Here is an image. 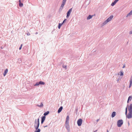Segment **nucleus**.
<instances>
[{"instance_id": "f257e3e1", "label": "nucleus", "mask_w": 132, "mask_h": 132, "mask_svg": "<svg viewBox=\"0 0 132 132\" xmlns=\"http://www.w3.org/2000/svg\"><path fill=\"white\" fill-rule=\"evenodd\" d=\"M125 113L126 117L128 119H130L132 118V112H129L128 114L127 115V107L126 108Z\"/></svg>"}, {"instance_id": "f03ea898", "label": "nucleus", "mask_w": 132, "mask_h": 132, "mask_svg": "<svg viewBox=\"0 0 132 132\" xmlns=\"http://www.w3.org/2000/svg\"><path fill=\"white\" fill-rule=\"evenodd\" d=\"M123 123V120L122 119H120L117 121V125L118 127H121Z\"/></svg>"}, {"instance_id": "7ed1b4c3", "label": "nucleus", "mask_w": 132, "mask_h": 132, "mask_svg": "<svg viewBox=\"0 0 132 132\" xmlns=\"http://www.w3.org/2000/svg\"><path fill=\"white\" fill-rule=\"evenodd\" d=\"M72 8H71L69 10L67 11V16H66V18H68L70 15V14L72 11Z\"/></svg>"}, {"instance_id": "20e7f679", "label": "nucleus", "mask_w": 132, "mask_h": 132, "mask_svg": "<svg viewBox=\"0 0 132 132\" xmlns=\"http://www.w3.org/2000/svg\"><path fill=\"white\" fill-rule=\"evenodd\" d=\"M82 120L81 119H78L77 121V123L78 126H81L82 122Z\"/></svg>"}, {"instance_id": "39448f33", "label": "nucleus", "mask_w": 132, "mask_h": 132, "mask_svg": "<svg viewBox=\"0 0 132 132\" xmlns=\"http://www.w3.org/2000/svg\"><path fill=\"white\" fill-rule=\"evenodd\" d=\"M65 127L67 130L68 132H69L70 130L69 123H65Z\"/></svg>"}, {"instance_id": "423d86ee", "label": "nucleus", "mask_w": 132, "mask_h": 132, "mask_svg": "<svg viewBox=\"0 0 132 132\" xmlns=\"http://www.w3.org/2000/svg\"><path fill=\"white\" fill-rule=\"evenodd\" d=\"M129 88H130L131 87L132 84V76H131V77L130 79L129 80Z\"/></svg>"}, {"instance_id": "0eeeda50", "label": "nucleus", "mask_w": 132, "mask_h": 132, "mask_svg": "<svg viewBox=\"0 0 132 132\" xmlns=\"http://www.w3.org/2000/svg\"><path fill=\"white\" fill-rule=\"evenodd\" d=\"M37 126H34V127L36 129V130L34 132H40V129L38 128L39 127H37Z\"/></svg>"}, {"instance_id": "6e6552de", "label": "nucleus", "mask_w": 132, "mask_h": 132, "mask_svg": "<svg viewBox=\"0 0 132 132\" xmlns=\"http://www.w3.org/2000/svg\"><path fill=\"white\" fill-rule=\"evenodd\" d=\"M113 17V15H111L106 20V21H108V22L110 21L112 19Z\"/></svg>"}, {"instance_id": "1a4fd4ad", "label": "nucleus", "mask_w": 132, "mask_h": 132, "mask_svg": "<svg viewBox=\"0 0 132 132\" xmlns=\"http://www.w3.org/2000/svg\"><path fill=\"white\" fill-rule=\"evenodd\" d=\"M129 112H132V104H131L128 108Z\"/></svg>"}, {"instance_id": "9d476101", "label": "nucleus", "mask_w": 132, "mask_h": 132, "mask_svg": "<svg viewBox=\"0 0 132 132\" xmlns=\"http://www.w3.org/2000/svg\"><path fill=\"white\" fill-rule=\"evenodd\" d=\"M45 119V116H43L42 118H41V123L42 124L44 122Z\"/></svg>"}, {"instance_id": "9b49d317", "label": "nucleus", "mask_w": 132, "mask_h": 132, "mask_svg": "<svg viewBox=\"0 0 132 132\" xmlns=\"http://www.w3.org/2000/svg\"><path fill=\"white\" fill-rule=\"evenodd\" d=\"M66 0H63L62 4L61 6L63 7L64 5L65 4Z\"/></svg>"}, {"instance_id": "f8f14e48", "label": "nucleus", "mask_w": 132, "mask_h": 132, "mask_svg": "<svg viewBox=\"0 0 132 132\" xmlns=\"http://www.w3.org/2000/svg\"><path fill=\"white\" fill-rule=\"evenodd\" d=\"M63 108V107L62 106L60 107L58 110L57 113H60L62 111Z\"/></svg>"}, {"instance_id": "ddd939ff", "label": "nucleus", "mask_w": 132, "mask_h": 132, "mask_svg": "<svg viewBox=\"0 0 132 132\" xmlns=\"http://www.w3.org/2000/svg\"><path fill=\"white\" fill-rule=\"evenodd\" d=\"M69 117L67 116L66 118L65 123H69Z\"/></svg>"}, {"instance_id": "4468645a", "label": "nucleus", "mask_w": 132, "mask_h": 132, "mask_svg": "<svg viewBox=\"0 0 132 132\" xmlns=\"http://www.w3.org/2000/svg\"><path fill=\"white\" fill-rule=\"evenodd\" d=\"M8 72V69H6L5 70L4 73H3V75L4 77L7 73Z\"/></svg>"}, {"instance_id": "2eb2a0df", "label": "nucleus", "mask_w": 132, "mask_h": 132, "mask_svg": "<svg viewBox=\"0 0 132 132\" xmlns=\"http://www.w3.org/2000/svg\"><path fill=\"white\" fill-rule=\"evenodd\" d=\"M116 113L115 111H113L112 112L111 114V117L112 118L114 117L116 115Z\"/></svg>"}, {"instance_id": "dca6fc26", "label": "nucleus", "mask_w": 132, "mask_h": 132, "mask_svg": "<svg viewBox=\"0 0 132 132\" xmlns=\"http://www.w3.org/2000/svg\"><path fill=\"white\" fill-rule=\"evenodd\" d=\"M19 6L20 7L23 6V3L21 2V0H19Z\"/></svg>"}, {"instance_id": "f3484780", "label": "nucleus", "mask_w": 132, "mask_h": 132, "mask_svg": "<svg viewBox=\"0 0 132 132\" xmlns=\"http://www.w3.org/2000/svg\"><path fill=\"white\" fill-rule=\"evenodd\" d=\"M37 127H39V118L37 120Z\"/></svg>"}, {"instance_id": "a211bd4d", "label": "nucleus", "mask_w": 132, "mask_h": 132, "mask_svg": "<svg viewBox=\"0 0 132 132\" xmlns=\"http://www.w3.org/2000/svg\"><path fill=\"white\" fill-rule=\"evenodd\" d=\"M85 3L86 5H88L90 3V1H89L88 0H86L85 1Z\"/></svg>"}, {"instance_id": "6ab92c4d", "label": "nucleus", "mask_w": 132, "mask_h": 132, "mask_svg": "<svg viewBox=\"0 0 132 132\" xmlns=\"http://www.w3.org/2000/svg\"><path fill=\"white\" fill-rule=\"evenodd\" d=\"M93 16V15H89L87 17V20H89L90 19H91L92 18V17Z\"/></svg>"}, {"instance_id": "aec40b11", "label": "nucleus", "mask_w": 132, "mask_h": 132, "mask_svg": "<svg viewBox=\"0 0 132 132\" xmlns=\"http://www.w3.org/2000/svg\"><path fill=\"white\" fill-rule=\"evenodd\" d=\"M49 113V112L48 111L45 112L44 114V116H45L46 115H47Z\"/></svg>"}, {"instance_id": "412c9836", "label": "nucleus", "mask_w": 132, "mask_h": 132, "mask_svg": "<svg viewBox=\"0 0 132 132\" xmlns=\"http://www.w3.org/2000/svg\"><path fill=\"white\" fill-rule=\"evenodd\" d=\"M39 82V85H44L45 84V83L44 82L42 81H40Z\"/></svg>"}, {"instance_id": "4be33fe9", "label": "nucleus", "mask_w": 132, "mask_h": 132, "mask_svg": "<svg viewBox=\"0 0 132 132\" xmlns=\"http://www.w3.org/2000/svg\"><path fill=\"white\" fill-rule=\"evenodd\" d=\"M63 24V23H59L58 26V28L59 29H60L61 28V26Z\"/></svg>"}, {"instance_id": "5701e85b", "label": "nucleus", "mask_w": 132, "mask_h": 132, "mask_svg": "<svg viewBox=\"0 0 132 132\" xmlns=\"http://www.w3.org/2000/svg\"><path fill=\"white\" fill-rule=\"evenodd\" d=\"M116 3L114 1L112 2L111 4V5L112 6H114L116 4Z\"/></svg>"}, {"instance_id": "b1692460", "label": "nucleus", "mask_w": 132, "mask_h": 132, "mask_svg": "<svg viewBox=\"0 0 132 132\" xmlns=\"http://www.w3.org/2000/svg\"><path fill=\"white\" fill-rule=\"evenodd\" d=\"M123 71H121L120 72V76H123Z\"/></svg>"}, {"instance_id": "393cba45", "label": "nucleus", "mask_w": 132, "mask_h": 132, "mask_svg": "<svg viewBox=\"0 0 132 132\" xmlns=\"http://www.w3.org/2000/svg\"><path fill=\"white\" fill-rule=\"evenodd\" d=\"M108 21H106V20L103 23V26H104L107 23H108Z\"/></svg>"}, {"instance_id": "a878e982", "label": "nucleus", "mask_w": 132, "mask_h": 132, "mask_svg": "<svg viewBox=\"0 0 132 132\" xmlns=\"http://www.w3.org/2000/svg\"><path fill=\"white\" fill-rule=\"evenodd\" d=\"M39 85V82H37L36 84L34 85V86H38Z\"/></svg>"}, {"instance_id": "bb28decb", "label": "nucleus", "mask_w": 132, "mask_h": 132, "mask_svg": "<svg viewBox=\"0 0 132 132\" xmlns=\"http://www.w3.org/2000/svg\"><path fill=\"white\" fill-rule=\"evenodd\" d=\"M132 99V96H129L128 97V100H129L131 101Z\"/></svg>"}, {"instance_id": "cd10ccee", "label": "nucleus", "mask_w": 132, "mask_h": 132, "mask_svg": "<svg viewBox=\"0 0 132 132\" xmlns=\"http://www.w3.org/2000/svg\"><path fill=\"white\" fill-rule=\"evenodd\" d=\"M63 7L61 6L59 10V11L60 12L61 11Z\"/></svg>"}, {"instance_id": "c85d7f7f", "label": "nucleus", "mask_w": 132, "mask_h": 132, "mask_svg": "<svg viewBox=\"0 0 132 132\" xmlns=\"http://www.w3.org/2000/svg\"><path fill=\"white\" fill-rule=\"evenodd\" d=\"M131 15H132V14H131V13H130V12L129 13H128L127 14V15L126 16V17H128V16H130Z\"/></svg>"}, {"instance_id": "c756f323", "label": "nucleus", "mask_w": 132, "mask_h": 132, "mask_svg": "<svg viewBox=\"0 0 132 132\" xmlns=\"http://www.w3.org/2000/svg\"><path fill=\"white\" fill-rule=\"evenodd\" d=\"M37 125V120H36V119H35V125H34V126H36Z\"/></svg>"}, {"instance_id": "7c9ffc66", "label": "nucleus", "mask_w": 132, "mask_h": 132, "mask_svg": "<svg viewBox=\"0 0 132 132\" xmlns=\"http://www.w3.org/2000/svg\"><path fill=\"white\" fill-rule=\"evenodd\" d=\"M43 106V104L42 102L39 105V107L40 108L42 107Z\"/></svg>"}, {"instance_id": "2f4dec72", "label": "nucleus", "mask_w": 132, "mask_h": 132, "mask_svg": "<svg viewBox=\"0 0 132 132\" xmlns=\"http://www.w3.org/2000/svg\"><path fill=\"white\" fill-rule=\"evenodd\" d=\"M67 20V19H64L63 21V22L62 23H63V24L65 22H66Z\"/></svg>"}, {"instance_id": "473e14b6", "label": "nucleus", "mask_w": 132, "mask_h": 132, "mask_svg": "<svg viewBox=\"0 0 132 132\" xmlns=\"http://www.w3.org/2000/svg\"><path fill=\"white\" fill-rule=\"evenodd\" d=\"M62 67L63 68H66V69L67 66H66V65H63V66H62Z\"/></svg>"}, {"instance_id": "72a5a7b5", "label": "nucleus", "mask_w": 132, "mask_h": 132, "mask_svg": "<svg viewBox=\"0 0 132 132\" xmlns=\"http://www.w3.org/2000/svg\"><path fill=\"white\" fill-rule=\"evenodd\" d=\"M129 34H132V30H131L130 31Z\"/></svg>"}, {"instance_id": "f704fd0d", "label": "nucleus", "mask_w": 132, "mask_h": 132, "mask_svg": "<svg viewBox=\"0 0 132 132\" xmlns=\"http://www.w3.org/2000/svg\"><path fill=\"white\" fill-rule=\"evenodd\" d=\"M27 34L28 36H29L30 35V34L29 32L27 33Z\"/></svg>"}, {"instance_id": "c9c22d12", "label": "nucleus", "mask_w": 132, "mask_h": 132, "mask_svg": "<svg viewBox=\"0 0 132 132\" xmlns=\"http://www.w3.org/2000/svg\"><path fill=\"white\" fill-rule=\"evenodd\" d=\"M119 0H115L114 1L117 3Z\"/></svg>"}, {"instance_id": "e433bc0d", "label": "nucleus", "mask_w": 132, "mask_h": 132, "mask_svg": "<svg viewBox=\"0 0 132 132\" xmlns=\"http://www.w3.org/2000/svg\"><path fill=\"white\" fill-rule=\"evenodd\" d=\"M125 65L124 64V65H123V67H122V68H125Z\"/></svg>"}, {"instance_id": "4c0bfd02", "label": "nucleus", "mask_w": 132, "mask_h": 132, "mask_svg": "<svg viewBox=\"0 0 132 132\" xmlns=\"http://www.w3.org/2000/svg\"><path fill=\"white\" fill-rule=\"evenodd\" d=\"M22 47L21 46H20V47H19V50H21V49Z\"/></svg>"}, {"instance_id": "58836bf2", "label": "nucleus", "mask_w": 132, "mask_h": 132, "mask_svg": "<svg viewBox=\"0 0 132 132\" xmlns=\"http://www.w3.org/2000/svg\"><path fill=\"white\" fill-rule=\"evenodd\" d=\"M48 126L47 125H46V126H43V127H44V128H45V127H47Z\"/></svg>"}, {"instance_id": "ea45409f", "label": "nucleus", "mask_w": 132, "mask_h": 132, "mask_svg": "<svg viewBox=\"0 0 132 132\" xmlns=\"http://www.w3.org/2000/svg\"><path fill=\"white\" fill-rule=\"evenodd\" d=\"M99 120V119H97L96 120V121L97 122H98Z\"/></svg>"}, {"instance_id": "a19ab883", "label": "nucleus", "mask_w": 132, "mask_h": 132, "mask_svg": "<svg viewBox=\"0 0 132 132\" xmlns=\"http://www.w3.org/2000/svg\"><path fill=\"white\" fill-rule=\"evenodd\" d=\"M129 100H128L127 101V103H128L129 102Z\"/></svg>"}, {"instance_id": "79ce46f5", "label": "nucleus", "mask_w": 132, "mask_h": 132, "mask_svg": "<svg viewBox=\"0 0 132 132\" xmlns=\"http://www.w3.org/2000/svg\"><path fill=\"white\" fill-rule=\"evenodd\" d=\"M0 48H1V49H3V47L2 46H1L0 47Z\"/></svg>"}, {"instance_id": "37998d69", "label": "nucleus", "mask_w": 132, "mask_h": 132, "mask_svg": "<svg viewBox=\"0 0 132 132\" xmlns=\"http://www.w3.org/2000/svg\"><path fill=\"white\" fill-rule=\"evenodd\" d=\"M130 13H131V14H132V10H131V11H130Z\"/></svg>"}, {"instance_id": "c03bdc74", "label": "nucleus", "mask_w": 132, "mask_h": 132, "mask_svg": "<svg viewBox=\"0 0 132 132\" xmlns=\"http://www.w3.org/2000/svg\"><path fill=\"white\" fill-rule=\"evenodd\" d=\"M130 13H131V14H132V10H131V11H130Z\"/></svg>"}, {"instance_id": "a18cd8bd", "label": "nucleus", "mask_w": 132, "mask_h": 132, "mask_svg": "<svg viewBox=\"0 0 132 132\" xmlns=\"http://www.w3.org/2000/svg\"><path fill=\"white\" fill-rule=\"evenodd\" d=\"M97 131V130H96L95 131H94V132H96Z\"/></svg>"}, {"instance_id": "49530a36", "label": "nucleus", "mask_w": 132, "mask_h": 132, "mask_svg": "<svg viewBox=\"0 0 132 132\" xmlns=\"http://www.w3.org/2000/svg\"><path fill=\"white\" fill-rule=\"evenodd\" d=\"M22 44H21V45H20V46H21V47H22Z\"/></svg>"}, {"instance_id": "de8ad7c7", "label": "nucleus", "mask_w": 132, "mask_h": 132, "mask_svg": "<svg viewBox=\"0 0 132 132\" xmlns=\"http://www.w3.org/2000/svg\"><path fill=\"white\" fill-rule=\"evenodd\" d=\"M106 131H107L106 132H109V131H108V129H107L106 130Z\"/></svg>"}, {"instance_id": "09e8293b", "label": "nucleus", "mask_w": 132, "mask_h": 132, "mask_svg": "<svg viewBox=\"0 0 132 132\" xmlns=\"http://www.w3.org/2000/svg\"><path fill=\"white\" fill-rule=\"evenodd\" d=\"M37 106L39 107V105H37Z\"/></svg>"}, {"instance_id": "8fccbe9b", "label": "nucleus", "mask_w": 132, "mask_h": 132, "mask_svg": "<svg viewBox=\"0 0 132 132\" xmlns=\"http://www.w3.org/2000/svg\"><path fill=\"white\" fill-rule=\"evenodd\" d=\"M38 34V32H36V33H35V34Z\"/></svg>"}, {"instance_id": "3c124183", "label": "nucleus", "mask_w": 132, "mask_h": 132, "mask_svg": "<svg viewBox=\"0 0 132 132\" xmlns=\"http://www.w3.org/2000/svg\"><path fill=\"white\" fill-rule=\"evenodd\" d=\"M129 122H128V124L129 125Z\"/></svg>"}]
</instances>
